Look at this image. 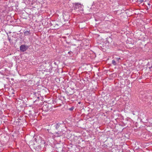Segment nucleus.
<instances>
[{
    "instance_id": "1",
    "label": "nucleus",
    "mask_w": 152,
    "mask_h": 152,
    "mask_svg": "<svg viewBox=\"0 0 152 152\" xmlns=\"http://www.w3.org/2000/svg\"><path fill=\"white\" fill-rule=\"evenodd\" d=\"M83 6L82 4L79 3H73V10L77 12L83 11Z\"/></svg>"
},
{
    "instance_id": "2",
    "label": "nucleus",
    "mask_w": 152,
    "mask_h": 152,
    "mask_svg": "<svg viewBox=\"0 0 152 152\" xmlns=\"http://www.w3.org/2000/svg\"><path fill=\"white\" fill-rule=\"evenodd\" d=\"M28 48V46L22 45L20 47V50L22 52H24Z\"/></svg>"
},
{
    "instance_id": "3",
    "label": "nucleus",
    "mask_w": 152,
    "mask_h": 152,
    "mask_svg": "<svg viewBox=\"0 0 152 152\" xmlns=\"http://www.w3.org/2000/svg\"><path fill=\"white\" fill-rule=\"evenodd\" d=\"M24 33L25 36L29 35L31 34L30 31V30L29 31H24Z\"/></svg>"
},
{
    "instance_id": "4",
    "label": "nucleus",
    "mask_w": 152,
    "mask_h": 152,
    "mask_svg": "<svg viewBox=\"0 0 152 152\" xmlns=\"http://www.w3.org/2000/svg\"><path fill=\"white\" fill-rule=\"evenodd\" d=\"M61 124L59 122L58 123H56V124L55 125V128L56 129H58L59 128L60 125H61Z\"/></svg>"
},
{
    "instance_id": "5",
    "label": "nucleus",
    "mask_w": 152,
    "mask_h": 152,
    "mask_svg": "<svg viewBox=\"0 0 152 152\" xmlns=\"http://www.w3.org/2000/svg\"><path fill=\"white\" fill-rule=\"evenodd\" d=\"M36 151H39L41 150V147L40 145H39L37 146V147H36V148H35Z\"/></svg>"
},
{
    "instance_id": "6",
    "label": "nucleus",
    "mask_w": 152,
    "mask_h": 152,
    "mask_svg": "<svg viewBox=\"0 0 152 152\" xmlns=\"http://www.w3.org/2000/svg\"><path fill=\"white\" fill-rule=\"evenodd\" d=\"M112 64L114 66H116L117 64V62L114 60H112Z\"/></svg>"
},
{
    "instance_id": "7",
    "label": "nucleus",
    "mask_w": 152,
    "mask_h": 152,
    "mask_svg": "<svg viewBox=\"0 0 152 152\" xmlns=\"http://www.w3.org/2000/svg\"><path fill=\"white\" fill-rule=\"evenodd\" d=\"M68 54L69 55H71V56H72L73 55V53L71 51H70L68 52Z\"/></svg>"
},
{
    "instance_id": "8",
    "label": "nucleus",
    "mask_w": 152,
    "mask_h": 152,
    "mask_svg": "<svg viewBox=\"0 0 152 152\" xmlns=\"http://www.w3.org/2000/svg\"><path fill=\"white\" fill-rule=\"evenodd\" d=\"M115 59L118 62V63L119 61V60L121 59V58L119 57H117L115 58Z\"/></svg>"
},
{
    "instance_id": "9",
    "label": "nucleus",
    "mask_w": 152,
    "mask_h": 152,
    "mask_svg": "<svg viewBox=\"0 0 152 152\" xmlns=\"http://www.w3.org/2000/svg\"><path fill=\"white\" fill-rule=\"evenodd\" d=\"M74 109V107H72L71 108H69V110L71 111H72Z\"/></svg>"
},
{
    "instance_id": "10",
    "label": "nucleus",
    "mask_w": 152,
    "mask_h": 152,
    "mask_svg": "<svg viewBox=\"0 0 152 152\" xmlns=\"http://www.w3.org/2000/svg\"><path fill=\"white\" fill-rule=\"evenodd\" d=\"M125 82H127L128 84H129L130 83L129 80L128 79H126L125 81Z\"/></svg>"
},
{
    "instance_id": "11",
    "label": "nucleus",
    "mask_w": 152,
    "mask_h": 152,
    "mask_svg": "<svg viewBox=\"0 0 152 152\" xmlns=\"http://www.w3.org/2000/svg\"><path fill=\"white\" fill-rule=\"evenodd\" d=\"M56 134H57V136L58 137H60L61 136V134H59L58 132H56Z\"/></svg>"
},
{
    "instance_id": "12",
    "label": "nucleus",
    "mask_w": 152,
    "mask_h": 152,
    "mask_svg": "<svg viewBox=\"0 0 152 152\" xmlns=\"http://www.w3.org/2000/svg\"><path fill=\"white\" fill-rule=\"evenodd\" d=\"M144 0H139V1L140 2H142Z\"/></svg>"
},
{
    "instance_id": "13",
    "label": "nucleus",
    "mask_w": 152,
    "mask_h": 152,
    "mask_svg": "<svg viewBox=\"0 0 152 152\" xmlns=\"http://www.w3.org/2000/svg\"><path fill=\"white\" fill-rule=\"evenodd\" d=\"M8 40H9V41L10 42V40H11V39L10 38H9V37H8Z\"/></svg>"
}]
</instances>
